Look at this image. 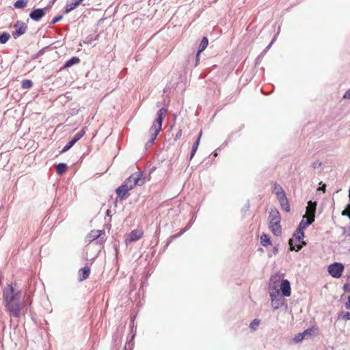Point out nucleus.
<instances>
[{"label": "nucleus", "instance_id": "6e6552de", "mask_svg": "<svg viewBox=\"0 0 350 350\" xmlns=\"http://www.w3.org/2000/svg\"><path fill=\"white\" fill-rule=\"evenodd\" d=\"M345 267L342 263L334 262L327 267V271L329 275L334 278H339L344 272Z\"/></svg>", "mask_w": 350, "mask_h": 350}, {"label": "nucleus", "instance_id": "bb28decb", "mask_svg": "<svg viewBox=\"0 0 350 350\" xmlns=\"http://www.w3.org/2000/svg\"><path fill=\"white\" fill-rule=\"evenodd\" d=\"M284 190L280 187V185L278 184H274L272 188V192L277 196L278 194H280V193L282 192Z\"/></svg>", "mask_w": 350, "mask_h": 350}, {"label": "nucleus", "instance_id": "f704fd0d", "mask_svg": "<svg viewBox=\"0 0 350 350\" xmlns=\"http://www.w3.org/2000/svg\"><path fill=\"white\" fill-rule=\"evenodd\" d=\"M62 16H58V17H55L53 19V21H52V23L53 24H55L57 22H58L59 21H60L62 19Z\"/></svg>", "mask_w": 350, "mask_h": 350}, {"label": "nucleus", "instance_id": "39448f33", "mask_svg": "<svg viewBox=\"0 0 350 350\" xmlns=\"http://www.w3.org/2000/svg\"><path fill=\"white\" fill-rule=\"evenodd\" d=\"M144 183V180L142 178V173L141 172H138L130 176L129 178L125 180L124 185L129 191L133 189L135 186L142 185Z\"/></svg>", "mask_w": 350, "mask_h": 350}, {"label": "nucleus", "instance_id": "20e7f679", "mask_svg": "<svg viewBox=\"0 0 350 350\" xmlns=\"http://www.w3.org/2000/svg\"><path fill=\"white\" fill-rule=\"evenodd\" d=\"M21 298V292L16 291L12 284H8L3 293L4 305Z\"/></svg>", "mask_w": 350, "mask_h": 350}, {"label": "nucleus", "instance_id": "7ed1b4c3", "mask_svg": "<svg viewBox=\"0 0 350 350\" xmlns=\"http://www.w3.org/2000/svg\"><path fill=\"white\" fill-rule=\"evenodd\" d=\"M280 215L277 210H271L269 213V229L275 236L281 234Z\"/></svg>", "mask_w": 350, "mask_h": 350}, {"label": "nucleus", "instance_id": "5701e85b", "mask_svg": "<svg viewBox=\"0 0 350 350\" xmlns=\"http://www.w3.org/2000/svg\"><path fill=\"white\" fill-rule=\"evenodd\" d=\"M27 5V0H18L14 3V7L16 8H24Z\"/></svg>", "mask_w": 350, "mask_h": 350}, {"label": "nucleus", "instance_id": "aec40b11", "mask_svg": "<svg viewBox=\"0 0 350 350\" xmlns=\"http://www.w3.org/2000/svg\"><path fill=\"white\" fill-rule=\"evenodd\" d=\"M207 46H208V39L206 37H204L201 40V42L199 46V50H198L197 55H196L197 60H198V57H199L200 53L202 51H203L207 47Z\"/></svg>", "mask_w": 350, "mask_h": 350}, {"label": "nucleus", "instance_id": "f8f14e48", "mask_svg": "<svg viewBox=\"0 0 350 350\" xmlns=\"http://www.w3.org/2000/svg\"><path fill=\"white\" fill-rule=\"evenodd\" d=\"M45 10L44 9H36L33 12H31L29 14L30 18L36 21H38L40 20V18L44 16L45 14Z\"/></svg>", "mask_w": 350, "mask_h": 350}, {"label": "nucleus", "instance_id": "f03ea898", "mask_svg": "<svg viewBox=\"0 0 350 350\" xmlns=\"http://www.w3.org/2000/svg\"><path fill=\"white\" fill-rule=\"evenodd\" d=\"M167 113V110L165 108H161L157 113V117L153 122L152 126L150 129V135L151 137L150 143H152L157 138V136L161 129L162 122L164 117Z\"/></svg>", "mask_w": 350, "mask_h": 350}, {"label": "nucleus", "instance_id": "0eeeda50", "mask_svg": "<svg viewBox=\"0 0 350 350\" xmlns=\"http://www.w3.org/2000/svg\"><path fill=\"white\" fill-rule=\"evenodd\" d=\"M304 237V233L303 230L301 229H297L296 232L294 233L292 239L289 240V245L291 250L299 251L301 249V244H295L294 245V242L297 241L299 243H301L302 244H306V243L303 241Z\"/></svg>", "mask_w": 350, "mask_h": 350}, {"label": "nucleus", "instance_id": "9b49d317", "mask_svg": "<svg viewBox=\"0 0 350 350\" xmlns=\"http://www.w3.org/2000/svg\"><path fill=\"white\" fill-rule=\"evenodd\" d=\"M317 207V203L312 201L308 202V206L306 208V213L305 216L308 217H312L314 220V214Z\"/></svg>", "mask_w": 350, "mask_h": 350}, {"label": "nucleus", "instance_id": "dca6fc26", "mask_svg": "<svg viewBox=\"0 0 350 350\" xmlns=\"http://www.w3.org/2000/svg\"><path fill=\"white\" fill-rule=\"evenodd\" d=\"M83 0H72L70 3H68L65 8V12L69 13L72 10H75L78 5H79Z\"/></svg>", "mask_w": 350, "mask_h": 350}, {"label": "nucleus", "instance_id": "2eb2a0df", "mask_svg": "<svg viewBox=\"0 0 350 350\" xmlns=\"http://www.w3.org/2000/svg\"><path fill=\"white\" fill-rule=\"evenodd\" d=\"M313 221V218L308 217L304 215L299 225L298 229H301V230H303L304 229L306 228L309 225H310Z\"/></svg>", "mask_w": 350, "mask_h": 350}, {"label": "nucleus", "instance_id": "7c9ffc66", "mask_svg": "<svg viewBox=\"0 0 350 350\" xmlns=\"http://www.w3.org/2000/svg\"><path fill=\"white\" fill-rule=\"evenodd\" d=\"M259 325V321L257 319H254L250 324V327L252 329L256 328Z\"/></svg>", "mask_w": 350, "mask_h": 350}, {"label": "nucleus", "instance_id": "393cba45", "mask_svg": "<svg viewBox=\"0 0 350 350\" xmlns=\"http://www.w3.org/2000/svg\"><path fill=\"white\" fill-rule=\"evenodd\" d=\"M66 168H67V166L65 163H59L57 165V166L56 167L57 173L58 174H62L64 172H65Z\"/></svg>", "mask_w": 350, "mask_h": 350}, {"label": "nucleus", "instance_id": "c85d7f7f", "mask_svg": "<svg viewBox=\"0 0 350 350\" xmlns=\"http://www.w3.org/2000/svg\"><path fill=\"white\" fill-rule=\"evenodd\" d=\"M314 331H315V329H314L313 327H311V328L306 329L304 332H303L301 333H302V335L304 336V337L305 338L306 336L312 335L314 332Z\"/></svg>", "mask_w": 350, "mask_h": 350}, {"label": "nucleus", "instance_id": "423d86ee", "mask_svg": "<svg viewBox=\"0 0 350 350\" xmlns=\"http://www.w3.org/2000/svg\"><path fill=\"white\" fill-rule=\"evenodd\" d=\"M5 310L9 312L11 316L18 317L21 314V311L24 307V303L23 301L16 299L12 301L11 303L5 305Z\"/></svg>", "mask_w": 350, "mask_h": 350}, {"label": "nucleus", "instance_id": "4c0bfd02", "mask_svg": "<svg viewBox=\"0 0 350 350\" xmlns=\"http://www.w3.org/2000/svg\"><path fill=\"white\" fill-rule=\"evenodd\" d=\"M55 1V0H53V3H54V1Z\"/></svg>", "mask_w": 350, "mask_h": 350}, {"label": "nucleus", "instance_id": "e433bc0d", "mask_svg": "<svg viewBox=\"0 0 350 350\" xmlns=\"http://www.w3.org/2000/svg\"><path fill=\"white\" fill-rule=\"evenodd\" d=\"M295 244H301L302 246L306 245V244H302L301 243H299L297 241L294 242V245H295Z\"/></svg>", "mask_w": 350, "mask_h": 350}, {"label": "nucleus", "instance_id": "6ab92c4d", "mask_svg": "<svg viewBox=\"0 0 350 350\" xmlns=\"http://www.w3.org/2000/svg\"><path fill=\"white\" fill-rule=\"evenodd\" d=\"M128 191L129 190L124 187V184L116 189V193L121 199L126 197Z\"/></svg>", "mask_w": 350, "mask_h": 350}, {"label": "nucleus", "instance_id": "a211bd4d", "mask_svg": "<svg viewBox=\"0 0 350 350\" xmlns=\"http://www.w3.org/2000/svg\"><path fill=\"white\" fill-rule=\"evenodd\" d=\"M103 231L102 230H92L90 232V233L88 236V239L90 241H92L96 240V239L99 238L100 235L102 234Z\"/></svg>", "mask_w": 350, "mask_h": 350}, {"label": "nucleus", "instance_id": "cd10ccee", "mask_svg": "<svg viewBox=\"0 0 350 350\" xmlns=\"http://www.w3.org/2000/svg\"><path fill=\"white\" fill-rule=\"evenodd\" d=\"M33 85L32 81L31 80H24L22 82V88L24 89H29L31 88Z\"/></svg>", "mask_w": 350, "mask_h": 350}, {"label": "nucleus", "instance_id": "4be33fe9", "mask_svg": "<svg viewBox=\"0 0 350 350\" xmlns=\"http://www.w3.org/2000/svg\"><path fill=\"white\" fill-rule=\"evenodd\" d=\"M260 241H261V244L263 246H267V245H271V241H270L269 237L266 234H263L260 236Z\"/></svg>", "mask_w": 350, "mask_h": 350}, {"label": "nucleus", "instance_id": "4468645a", "mask_svg": "<svg viewBox=\"0 0 350 350\" xmlns=\"http://www.w3.org/2000/svg\"><path fill=\"white\" fill-rule=\"evenodd\" d=\"M276 197H277L278 201L280 202V205L282 206V208L284 209H285L286 211H288L287 199H286V197L285 196L284 191L280 193V194H278L276 196Z\"/></svg>", "mask_w": 350, "mask_h": 350}, {"label": "nucleus", "instance_id": "c9c22d12", "mask_svg": "<svg viewBox=\"0 0 350 350\" xmlns=\"http://www.w3.org/2000/svg\"><path fill=\"white\" fill-rule=\"evenodd\" d=\"M346 307L350 310V295L348 297V301L346 303Z\"/></svg>", "mask_w": 350, "mask_h": 350}, {"label": "nucleus", "instance_id": "2f4dec72", "mask_svg": "<svg viewBox=\"0 0 350 350\" xmlns=\"http://www.w3.org/2000/svg\"><path fill=\"white\" fill-rule=\"evenodd\" d=\"M321 164H322V163H321V161H315V162H314V163H312V167H313L314 168H318V167H320L321 166Z\"/></svg>", "mask_w": 350, "mask_h": 350}, {"label": "nucleus", "instance_id": "412c9836", "mask_svg": "<svg viewBox=\"0 0 350 350\" xmlns=\"http://www.w3.org/2000/svg\"><path fill=\"white\" fill-rule=\"evenodd\" d=\"M202 131L200 132L199 133V136L197 139V140L196 141V142L193 144V147H192V150H191V157H190V159H191L193 156L195 155L197 150H198V146H199V144H200V138H201V136H202Z\"/></svg>", "mask_w": 350, "mask_h": 350}, {"label": "nucleus", "instance_id": "9d476101", "mask_svg": "<svg viewBox=\"0 0 350 350\" xmlns=\"http://www.w3.org/2000/svg\"><path fill=\"white\" fill-rule=\"evenodd\" d=\"M85 130L83 129L81 130L80 132H79L75 137L74 138L70 141L64 147V148L62 149V152H65L66 151H68L71 147H72L75 144L78 142L84 135H85Z\"/></svg>", "mask_w": 350, "mask_h": 350}, {"label": "nucleus", "instance_id": "a878e982", "mask_svg": "<svg viewBox=\"0 0 350 350\" xmlns=\"http://www.w3.org/2000/svg\"><path fill=\"white\" fill-rule=\"evenodd\" d=\"M10 36L8 33H3L0 34V43L5 44L10 39Z\"/></svg>", "mask_w": 350, "mask_h": 350}, {"label": "nucleus", "instance_id": "b1692460", "mask_svg": "<svg viewBox=\"0 0 350 350\" xmlns=\"http://www.w3.org/2000/svg\"><path fill=\"white\" fill-rule=\"evenodd\" d=\"M79 59L78 57H72L68 61H67L65 64V67H70L74 64H78L79 62Z\"/></svg>", "mask_w": 350, "mask_h": 350}, {"label": "nucleus", "instance_id": "c756f323", "mask_svg": "<svg viewBox=\"0 0 350 350\" xmlns=\"http://www.w3.org/2000/svg\"><path fill=\"white\" fill-rule=\"evenodd\" d=\"M304 338V337L302 335V333H298L297 335L295 336L293 340L296 342H299L302 341Z\"/></svg>", "mask_w": 350, "mask_h": 350}, {"label": "nucleus", "instance_id": "473e14b6", "mask_svg": "<svg viewBox=\"0 0 350 350\" xmlns=\"http://www.w3.org/2000/svg\"><path fill=\"white\" fill-rule=\"evenodd\" d=\"M343 98L345 99H350V88L345 92L343 95Z\"/></svg>", "mask_w": 350, "mask_h": 350}, {"label": "nucleus", "instance_id": "f257e3e1", "mask_svg": "<svg viewBox=\"0 0 350 350\" xmlns=\"http://www.w3.org/2000/svg\"><path fill=\"white\" fill-rule=\"evenodd\" d=\"M282 273H276L271 275L269 283V294L271 299V305L274 310L282 307L285 300L284 297H288L291 295L290 282L284 278Z\"/></svg>", "mask_w": 350, "mask_h": 350}, {"label": "nucleus", "instance_id": "ddd939ff", "mask_svg": "<svg viewBox=\"0 0 350 350\" xmlns=\"http://www.w3.org/2000/svg\"><path fill=\"white\" fill-rule=\"evenodd\" d=\"M16 29L15 32L13 33L14 36H19L24 34L27 30V26L21 22H17L14 25Z\"/></svg>", "mask_w": 350, "mask_h": 350}, {"label": "nucleus", "instance_id": "1a4fd4ad", "mask_svg": "<svg viewBox=\"0 0 350 350\" xmlns=\"http://www.w3.org/2000/svg\"><path fill=\"white\" fill-rule=\"evenodd\" d=\"M142 235L143 232L142 230H134L126 235L125 243L128 245L133 241H137L142 238Z\"/></svg>", "mask_w": 350, "mask_h": 350}, {"label": "nucleus", "instance_id": "f3484780", "mask_svg": "<svg viewBox=\"0 0 350 350\" xmlns=\"http://www.w3.org/2000/svg\"><path fill=\"white\" fill-rule=\"evenodd\" d=\"M90 269L88 267H83L79 271V279L83 281L89 277Z\"/></svg>", "mask_w": 350, "mask_h": 350}, {"label": "nucleus", "instance_id": "72a5a7b5", "mask_svg": "<svg viewBox=\"0 0 350 350\" xmlns=\"http://www.w3.org/2000/svg\"><path fill=\"white\" fill-rule=\"evenodd\" d=\"M342 318L344 319H346V320H349L350 319V312H345L344 314H342Z\"/></svg>", "mask_w": 350, "mask_h": 350}]
</instances>
